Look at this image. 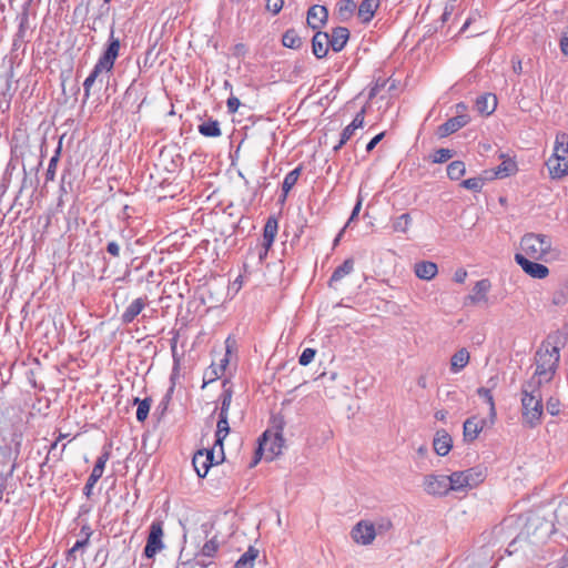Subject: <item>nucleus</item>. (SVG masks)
<instances>
[{
    "label": "nucleus",
    "mask_w": 568,
    "mask_h": 568,
    "mask_svg": "<svg viewBox=\"0 0 568 568\" xmlns=\"http://www.w3.org/2000/svg\"><path fill=\"white\" fill-rule=\"evenodd\" d=\"M278 230V223L277 220L273 216L268 217L265 225H264V232H263V243L266 248H271L275 236L277 234Z\"/></svg>",
    "instance_id": "b1692460"
},
{
    "label": "nucleus",
    "mask_w": 568,
    "mask_h": 568,
    "mask_svg": "<svg viewBox=\"0 0 568 568\" xmlns=\"http://www.w3.org/2000/svg\"><path fill=\"white\" fill-rule=\"evenodd\" d=\"M376 537V528L374 524L359 521L352 530V538L361 545H369Z\"/></svg>",
    "instance_id": "9d476101"
},
{
    "label": "nucleus",
    "mask_w": 568,
    "mask_h": 568,
    "mask_svg": "<svg viewBox=\"0 0 568 568\" xmlns=\"http://www.w3.org/2000/svg\"><path fill=\"white\" fill-rule=\"evenodd\" d=\"M463 473L468 481L469 488L476 487L485 477L484 471L480 468H469Z\"/></svg>",
    "instance_id": "72a5a7b5"
},
{
    "label": "nucleus",
    "mask_w": 568,
    "mask_h": 568,
    "mask_svg": "<svg viewBox=\"0 0 568 568\" xmlns=\"http://www.w3.org/2000/svg\"><path fill=\"white\" fill-rule=\"evenodd\" d=\"M517 171V164L514 160L509 158H505L503 162L495 169V176L498 179H504L510 176Z\"/></svg>",
    "instance_id": "c85d7f7f"
},
{
    "label": "nucleus",
    "mask_w": 568,
    "mask_h": 568,
    "mask_svg": "<svg viewBox=\"0 0 568 568\" xmlns=\"http://www.w3.org/2000/svg\"><path fill=\"white\" fill-rule=\"evenodd\" d=\"M240 104V100L236 97H230L226 102L229 112L235 113L239 110Z\"/></svg>",
    "instance_id": "864d4df0"
},
{
    "label": "nucleus",
    "mask_w": 568,
    "mask_h": 568,
    "mask_svg": "<svg viewBox=\"0 0 568 568\" xmlns=\"http://www.w3.org/2000/svg\"><path fill=\"white\" fill-rule=\"evenodd\" d=\"M446 415H447V412H446V410H437V412L435 413V418H436L437 420H445Z\"/></svg>",
    "instance_id": "774afa93"
},
{
    "label": "nucleus",
    "mask_w": 568,
    "mask_h": 568,
    "mask_svg": "<svg viewBox=\"0 0 568 568\" xmlns=\"http://www.w3.org/2000/svg\"><path fill=\"white\" fill-rule=\"evenodd\" d=\"M364 114H365V109L363 108L356 115L355 118L353 119V121L351 122V126L355 130L359 129L363 126L364 124Z\"/></svg>",
    "instance_id": "603ef678"
},
{
    "label": "nucleus",
    "mask_w": 568,
    "mask_h": 568,
    "mask_svg": "<svg viewBox=\"0 0 568 568\" xmlns=\"http://www.w3.org/2000/svg\"><path fill=\"white\" fill-rule=\"evenodd\" d=\"M59 156H60V146L57 149L55 154L51 158V160L49 162L48 170L45 173V178L48 181L54 180L55 169H57V164L59 162Z\"/></svg>",
    "instance_id": "c03bdc74"
},
{
    "label": "nucleus",
    "mask_w": 568,
    "mask_h": 568,
    "mask_svg": "<svg viewBox=\"0 0 568 568\" xmlns=\"http://www.w3.org/2000/svg\"><path fill=\"white\" fill-rule=\"evenodd\" d=\"M146 306V297H138L131 302V304L125 308V311L121 315V322L123 324L132 323L135 317L144 310Z\"/></svg>",
    "instance_id": "a211bd4d"
},
{
    "label": "nucleus",
    "mask_w": 568,
    "mask_h": 568,
    "mask_svg": "<svg viewBox=\"0 0 568 568\" xmlns=\"http://www.w3.org/2000/svg\"><path fill=\"white\" fill-rule=\"evenodd\" d=\"M392 523L388 519H383L381 523L377 524L376 531H387L390 529Z\"/></svg>",
    "instance_id": "bf43d9fd"
},
{
    "label": "nucleus",
    "mask_w": 568,
    "mask_h": 568,
    "mask_svg": "<svg viewBox=\"0 0 568 568\" xmlns=\"http://www.w3.org/2000/svg\"><path fill=\"white\" fill-rule=\"evenodd\" d=\"M467 277V272L464 268H458L454 274V281L457 283H464Z\"/></svg>",
    "instance_id": "13d9d810"
},
{
    "label": "nucleus",
    "mask_w": 568,
    "mask_h": 568,
    "mask_svg": "<svg viewBox=\"0 0 568 568\" xmlns=\"http://www.w3.org/2000/svg\"><path fill=\"white\" fill-rule=\"evenodd\" d=\"M384 133H379L375 135L366 145V151L371 152L376 146V144L383 139Z\"/></svg>",
    "instance_id": "4d7b16f0"
},
{
    "label": "nucleus",
    "mask_w": 568,
    "mask_h": 568,
    "mask_svg": "<svg viewBox=\"0 0 568 568\" xmlns=\"http://www.w3.org/2000/svg\"><path fill=\"white\" fill-rule=\"evenodd\" d=\"M462 185L467 190L479 192L483 189L484 181L480 178H470L463 181Z\"/></svg>",
    "instance_id": "49530a36"
},
{
    "label": "nucleus",
    "mask_w": 568,
    "mask_h": 568,
    "mask_svg": "<svg viewBox=\"0 0 568 568\" xmlns=\"http://www.w3.org/2000/svg\"><path fill=\"white\" fill-rule=\"evenodd\" d=\"M469 352L466 348H460L450 358V371L453 373H459L469 363Z\"/></svg>",
    "instance_id": "5701e85b"
},
{
    "label": "nucleus",
    "mask_w": 568,
    "mask_h": 568,
    "mask_svg": "<svg viewBox=\"0 0 568 568\" xmlns=\"http://www.w3.org/2000/svg\"><path fill=\"white\" fill-rule=\"evenodd\" d=\"M552 179H561L568 174V134L559 132L556 135L552 155L546 162Z\"/></svg>",
    "instance_id": "20e7f679"
},
{
    "label": "nucleus",
    "mask_w": 568,
    "mask_h": 568,
    "mask_svg": "<svg viewBox=\"0 0 568 568\" xmlns=\"http://www.w3.org/2000/svg\"><path fill=\"white\" fill-rule=\"evenodd\" d=\"M282 43L286 48L296 49L301 47L302 39L295 30L290 29L283 34Z\"/></svg>",
    "instance_id": "c9c22d12"
},
{
    "label": "nucleus",
    "mask_w": 568,
    "mask_h": 568,
    "mask_svg": "<svg viewBox=\"0 0 568 568\" xmlns=\"http://www.w3.org/2000/svg\"><path fill=\"white\" fill-rule=\"evenodd\" d=\"M329 36V45L333 51L339 52L346 45L349 39V31L347 28L337 27L332 30Z\"/></svg>",
    "instance_id": "f3484780"
},
{
    "label": "nucleus",
    "mask_w": 568,
    "mask_h": 568,
    "mask_svg": "<svg viewBox=\"0 0 568 568\" xmlns=\"http://www.w3.org/2000/svg\"><path fill=\"white\" fill-rule=\"evenodd\" d=\"M477 394L483 397L486 403L488 404L489 406V420L491 424L495 423V419H496V407H495V402H494V397H493V394H491V390L490 388L488 387H479L477 389Z\"/></svg>",
    "instance_id": "2f4dec72"
},
{
    "label": "nucleus",
    "mask_w": 568,
    "mask_h": 568,
    "mask_svg": "<svg viewBox=\"0 0 568 568\" xmlns=\"http://www.w3.org/2000/svg\"><path fill=\"white\" fill-rule=\"evenodd\" d=\"M284 4V0H266V9L273 14H277Z\"/></svg>",
    "instance_id": "3c124183"
},
{
    "label": "nucleus",
    "mask_w": 568,
    "mask_h": 568,
    "mask_svg": "<svg viewBox=\"0 0 568 568\" xmlns=\"http://www.w3.org/2000/svg\"><path fill=\"white\" fill-rule=\"evenodd\" d=\"M203 452H204V454H206V456L209 457V460H210V462H212V466H213L214 464H219V463H220V460H215V458H214V452H213V450H203Z\"/></svg>",
    "instance_id": "338daca9"
},
{
    "label": "nucleus",
    "mask_w": 568,
    "mask_h": 568,
    "mask_svg": "<svg viewBox=\"0 0 568 568\" xmlns=\"http://www.w3.org/2000/svg\"><path fill=\"white\" fill-rule=\"evenodd\" d=\"M163 525L161 521H153L150 526V532L148 536L146 545L144 547V555L148 558H152L160 550L164 548L163 541Z\"/></svg>",
    "instance_id": "0eeeda50"
},
{
    "label": "nucleus",
    "mask_w": 568,
    "mask_h": 568,
    "mask_svg": "<svg viewBox=\"0 0 568 568\" xmlns=\"http://www.w3.org/2000/svg\"><path fill=\"white\" fill-rule=\"evenodd\" d=\"M315 354H316V351L313 349V348H305L300 358H298V363L302 365V366H306L308 365L315 357Z\"/></svg>",
    "instance_id": "09e8293b"
},
{
    "label": "nucleus",
    "mask_w": 568,
    "mask_h": 568,
    "mask_svg": "<svg viewBox=\"0 0 568 568\" xmlns=\"http://www.w3.org/2000/svg\"><path fill=\"white\" fill-rule=\"evenodd\" d=\"M258 556V549L250 546L248 549L235 562V568H253Z\"/></svg>",
    "instance_id": "cd10ccee"
},
{
    "label": "nucleus",
    "mask_w": 568,
    "mask_h": 568,
    "mask_svg": "<svg viewBox=\"0 0 568 568\" xmlns=\"http://www.w3.org/2000/svg\"><path fill=\"white\" fill-rule=\"evenodd\" d=\"M516 263L524 270L525 273L534 278L542 280L548 276L549 270L544 264L537 263L531 258L525 257L524 254H515Z\"/></svg>",
    "instance_id": "1a4fd4ad"
},
{
    "label": "nucleus",
    "mask_w": 568,
    "mask_h": 568,
    "mask_svg": "<svg viewBox=\"0 0 568 568\" xmlns=\"http://www.w3.org/2000/svg\"><path fill=\"white\" fill-rule=\"evenodd\" d=\"M231 402H232V392H231V389H225L222 394V402H221L219 416L229 417V409L231 406Z\"/></svg>",
    "instance_id": "79ce46f5"
},
{
    "label": "nucleus",
    "mask_w": 568,
    "mask_h": 568,
    "mask_svg": "<svg viewBox=\"0 0 568 568\" xmlns=\"http://www.w3.org/2000/svg\"><path fill=\"white\" fill-rule=\"evenodd\" d=\"M549 337L544 342L536 352L535 362L536 369L528 382H535L536 386H542L552 381L560 359V348L556 344L550 343Z\"/></svg>",
    "instance_id": "f257e3e1"
},
{
    "label": "nucleus",
    "mask_w": 568,
    "mask_h": 568,
    "mask_svg": "<svg viewBox=\"0 0 568 568\" xmlns=\"http://www.w3.org/2000/svg\"><path fill=\"white\" fill-rule=\"evenodd\" d=\"M196 561L201 567H204V568H206L211 565V561L207 560V557H201L200 555L197 556Z\"/></svg>",
    "instance_id": "0e129e2a"
},
{
    "label": "nucleus",
    "mask_w": 568,
    "mask_h": 568,
    "mask_svg": "<svg viewBox=\"0 0 568 568\" xmlns=\"http://www.w3.org/2000/svg\"><path fill=\"white\" fill-rule=\"evenodd\" d=\"M433 446L437 455L446 456L453 447V439L445 429H440L435 434Z\"/></svg>",
    "instance_id": "4468645a"
},
{
    "label": "nucleus",
    "mask_w": 568,
    "mask_h": 568,
    "mask_svg": "<svg viewBox=\"0 0 568 568\" xmlns=\"http://www.w3.org/2000/svg\"><path fill=\"white\" fill-rule=\"evenodd\" d=\"M378 7L379 0H363L358 7V16L363 22H369Z\"/></svg>",
    "instance_id": "393cba45"
},
{
    "label": "nucleus",
    "mask_w": 568,
    "mask_h": 568,
    "mask_svg": "<svg viewBox=\"0 0 568 568\" xmlns=\"http://www.w3.org/2000/svg\"><path fill=\"white\" fill-rule=\"evenodd\" d=\"M109 457H110V453L109 452H104V453H102L98 457V459L95 462V465H94V467L92 469V473L89 476L88 481H87V484L84 486V489H83L84 490V495L87 497L91 496V493H92V489H93L94 485L102 477L104 468H105V464L109 460Z\"/></svg>",
    "instance_id": "9b49d317"
},
{
    "label": "nucleus",
    "mask_w": 568,
    "mask_h": 568,
    "mask_svg": "<svg viewBox=\"0 0 568 568\" xmlns=\"http://www.w3.org/2000/svg\"><path fill=\"white\" fill-rule=\"evenodd\" d=\"M327 17L326 7L320 4L312 6L307 11V24L312 29H318L326 22Z\"/></svg>",
    "instance_id": "ddd939ff"
},
{
    "label": "nucleus",
    "mask_w": 568,
    "mask_h": 568,
    "mask_svg": "<svg viewBox=\"0 0 568 568\" xmlns=\"http://www.w3.org/2000/svg\"><path fill=\"white\" fill-rule=\"evenodd\" d=\"M560 51L564 55L568 57V37H561L559 42Z\"/></svg>",
    "instance_id": "052dcab7"
},
{
    "label": "nucleus",
    "mask_w": 568,
    "mask_h": 568,
    "mask_svg": "<svg viewBox=\"0 0 568 568\" xmlns=\"http://www.w3.org/2000/svg\"><path fill=\"white\" fill-rule=\"evenodd\" d=\"M193 467L199 477L203 478L206 476L210 467L212 466V462L209 460L206 454L203 450H199L195 453L192 459Z\"/></svg>",
    "instance_id": "4be33fe9"
},
{
    "label": "nucleus",
    "mask_w": 568,
    "mask_h": 568,
    "mask_svg": "<svg viewBox=\"0 0 568 568\" xmlns=\"http://www.w3.org/2000/svg\"><path fill=\"white\" fill-rule=\"evenodd\" d=\"M268 250L270 248H266V246H264V243H262V247L258 250L257 253L260 262H262L266 257Z\"/></svg>",
    "instance_id": "e2e57ef3"
},
{
    "label": "nucleus",
    "mask_w": 568,
    "mask_h": 568,
    "mask_svg": "<svg viewBox=\"0 0 568 568\" xmlns=\"http://www.w3.org/2000/svg\"><path fill=\"white\" fill-rule=\"evenodd\" d=\"M284 445V438L282 436V429L276 433L266 430L261 439L258 440V448L255 453V459L253 466L258 463L261 457L264 455L265 459L273 460L276 456L282 453Z\"/></svg>",
    "instance_id": "39448f33"
},
{
    "label": "nucleus",
    "mask_w": 568,
    "mask_h": 568,
    "mask_svg": "<svg viewBox=\"0 0 568 568\" xmlns=\"http://www.w3.org/2000/svg\"><path fill=\"white\" fill-rule=\"evenodd\" d=\"M361 207H362V201L358 200L357 203L355 204L353 211H352L349 221H353L358 215V213L361 211Z\"/></svg>",
    "instance_id": "680f3d73"
},
{
    "label": "nucleus",
    "mask_w": 568,
    "mask_h": 568,
    "mask_svg": "<svg viewBox=\"0 0 568 568\" xmlns=\"http://www.w3.org/2000/svg\"><path fill=\"white\" fill-rule=\"evenodd\" d=\"M90 534H87V537L83 540H78L73 547L69 550V555L75 554L78 550L84 548L89 544Z\"/></svg>",
    "instance_id": "5fc2aeb1"
},
{
    "label": "nucleus",
    "mask_w": 568,
    "mask_h": 568,
    "mask_svg": "<svg viewBox=\"0 0 568 568\" xmlns=\"http://www.w3.org/2000/svg\"><path fill=\"white\" fill-rule=\"evenodd\" d=\"M534 261L549 262L559 257V250L552 246L547 234L527 233L520 240V253Z\"/></svg>",
    "instance_id": "f03ea898"
},
{
    "label": "nucleus",
    "mask_w": 568,
    "mask_h": 568,
    "mask_svg": "<svg viewBox=\"0 0 568 568\" xmlns=\"http://www.w3.org/2000/svg\"><path fill=\"white\" fill-rule=\"evenodd\" d=\"M102 71H104V70L103 69H98V64H95L93 70L91 71V73L84 80V82H83V90H84V98L85 99H88L90 97L91 88H92L93 83L95 82L97 78L99 77V74Z\"/></svg>",
    "instance_id": "a19ab883"
},
{
    "label": "nucleus",
    "mask_w": 568,
    "mask_h": 568,
    "mask_svg": "<svg viewBox=\"0 0 568 568\" xmlns=\"http://www.w3.org/2000/svg\"><path fill=\"white\" fill-rule=\"evenodd\" d=\"M356 9V2L354 0H342L337 4L338 16L343 19L349 18Z\"/></svg>",
    "instance_id": "58836bf2"
},
{
    "label": "nucleus",
    "mask_w": 568,
    "mask_h": 568,
    "mask_svg": "<svg viewBox=\"0 0 568 568\" xmlns=\"http://www.w3.org/2000/svg\"><path fill=\"white\" fill-rule=\"evenodd\" d=\"M490 287H491V284H490L489 280H487V278L476 282V284L473 288V294L468 296V300L473 304L487 302V293L489 292Z\"/></svg>",
    "instance_id": "412c9836"
},
{
    "label": "nucleus",
    "mask_w": 568,
    "mask_h": 568,
    "mask_svg": "<svg viewBox=\"0 0 568 568\" xmlns=\"http://www.w3.org/2000/svg\"><path fill=\"white\" fill-rule=\"evenodd\" d=\"M449 491H463L469 488L468 481L463 471H454L449 476Z\"/></svg>",
    "instance_id": "a878e982"
},
{
    "label": "nucleus",
    "mask_w": 568,
    "mask_h": 568,
    "mask_svg": "<svg viewBox=\"0 0 568 568\" xmlns=\"http://www.w3.org/2000/svg\"><path fill=\"white\" fill-rule=\"evenodd\" d=\"M449 479L446 475L429 474L424 477V491L432 496L443 497L449 493Z\"/></svg>",
    "instance_id": "423d86ee"
},
{
    "label": "nucleus",
    "mask_w": 568,
    "mask_h": 568,
    "mask_svg": "<svg viewBox=\"0 0 568 568\" xmlns=\"http://www.w3.org/2000/svg\"><path fill=\"white\" fill-rule=\"evenodd\" d=\"M497 106V98L495 94L486 93L476 99L475 108L483 115H490Z\"/></svg>",
    "instance_id": "6ab92c4d"
},
{
    "label": "nucleus",
    "mask_w": 568,
    "mask_h": 568,
    "mask_svg": "<svg viewBox=\"0 0 568 568\" xmlns=\"http://www.w3.org/2000/svg\"><path fill=\"white\" fill-rule=\"evenodd\" d=\"M485 419L477 416L469 417L464 423V438L466 442H474L484 428Z\"/></svg>",
    "instance_id": "2eb2a0df"
},
{
    "label": "nucleus",
    "mask_w": 568,
    "mask_h": 568,
    "mask_svg": "<svg viewBox=\"0 0 568 568\" xmlns=\"http://www.w3.org/2000/svg\"><path fill=\"white\" fill-rule=\"evenodd\" d=\"M222 374L223 366H217L215 364L210 365L204 372L202 387L204 388L207 384L216 381Z\"/></svg>",
    "instance_id": "f704fd0d"
},
{
    "label": "nucleus",
    "mask_w": 568,
    "mask_h": 568,
    "mask_svg": "<svg viewBox=\"0 0 568 568\" xmlns=\"http://www.w3.org/2000/svg\"><path fill=\"white\" fill-rule=\"evenodd\" d=\"M120 40L114 38V31L111 30L110 43L104 53L98 60V69H103L105 72H110L114 65V61L119 55Z\"/></svg>",
    "instance_id": "6e6552de"
},
{
    "label": "nucleus",
    "mask_w": 568,
    "mask_h": 568,
    "mask_svg": "<svg viewBox=\"0 0 568 568\" xmlns=\"http://www.w3.org/2000/svg\"><path fill=\"white\" fill-rule=\"evenodd\" d=\"M230 433L229 426V417L219 416L217 425H216V434H215V445H219L221 448V453L223 454V440Z\"/></svg>",
    "instance_id": "bb28decb"
},
{
    "label": "nucleus",
    "mask_w": 568,
    "mask_h": 568,
    "mask_svg": "<svg viewBox=\"0 0 568 568\" xmlns=\"http://www.w3.org/2000/svg\"><path fill=\"white\" fill-rule=\"evenodd\" d=\"M355 129H353L349 124L343 130L341 134V140L338 144L334 148V150L341 149L354 134Z\"/></svg>",
    "instance_id": "8fccbe9b"
},
{
    "label": "nucleus",
    "mask_w": 568,
    "mask_h": 568,
    "mask_svg": "<svg viewBox=\"0 0 568 568\" xmlns=\"http://www.w3.org/2000/svg\"><path fill=\"white\" fill-rule=\"evenodd\" d=\"M546 409L551 416H557L560 413V402L557 397H549L546 402Z\"/></svg>",
    "instance_id": "de8ad7c7"
},
{
    "label": "nucleus",
    "mask_w": 568,
    "mask_h": 568,
    "mask_svg": "<svg viewBox=\"0 0 568 568\" xmlns=\"http://www.w3.org/2000/svg\"><path fill=\"white\" fill-rule=\"evenodd\" d=\"M152 400L150 398H134V404H138L136 419L144 422L148 418Z\"/></svg>",
    "instance_id": "e433bc0d"
},
{
    "label": "nucleus",
    "mask_w": 568,
    "mask_h": 568,
    "mask_svg": "<svg viewBox=\"0 0 568 568\" xmlns=\"http://www.w3.org/2000/svg\"><path fill=\"white\" fill-rule=\"evenodd\" d=\"M106 251L114 257L120 255V245L115 241H111L106 245Z\"/></svg>",
    "instance_id": "6e6d98bb"
},
{
    "label": "nucleus",
    "mask_w": 568,
    "mask_h": 568,
    "mask_svg": "<svg viewBox=\"0 0 568 568\" xmlns=\"http://www.w3.org/2000/svg\"><path fill=\"white\" fill-rule=\"evenodd\" d=\"M329 45V36L326 32H316L312 39V51L317 59L327 55Z\"/></svg>",
    "instance_id": "dca6fc26"
},
{
    "label": "nucleus",
    "mask_w": 568,
    "mask_h": 568,
    "mask_svg": "<svg viewBox=\"0 0 568 568\" xmlns=\"http://www.w3.org/2000/svg\"><path fill=\"white\" fill-rule=\"evenodd\" d=\"M199 132L209 138H217L222 134L220 124L216 120H210L199 125Z\"/></svg>",
    "instance_id": "c756f323"
},
{
    "label": "nucleus",
    "mask_w": 568,
    "mask_h": 568,
    "mask_svg": "<svg viewBox=\"0 0 568 568\" xmlns=\"http://www.w3.org/2000/svg\"><path fill=\"white\" fill-rule=\"evenodd\" d=\"M353 268H354L353 260L348 258V260L344 261V263L333 272L331 280H329V285H333V283L338 282L342 278H344L346 275L352 273Z\"/></svg>",
    "instance_id": "7c9ffc66"
},
{
    "label": "nucleus",
    "mask_w": 568,
    "mask_h": 568,
    "mask_svg": "<svg viewBox=\"0 0 568 568\" xmlns=\"http://www.w3.org/2000/svg\"><path fill=\"white\" fill-rule=\"evenodd\" d=\"M467 105L463 102L456 104V114H467Z\"/></svg>",
    "instance_id": "69168bd1"
},
{
    "label": "nucleus",
    "mask_w": 568,
    "mask_h": 568,
    "mask_svg": "<svg viewBox=\"0 0 568 568\" xmlns=\"http://www.w3.org/2000/svg\"><path fill=\"white\" fill-rule=\"evenodd\" d=\"M414 272L418 278L430 281L437 275L438 267L434 262L422 261L415 264Z\"/></svg>",
    "instance_id": "aec40b11"
},
{
    "label": "nucleus",
    "mask_w": 568,
    "mask_h": 568,
    "mask_svg": "<svg viewBox=\"0 0 568 568\" xmlns=\"http://www.w3.org/2000/svg\"><path fill=\"white\" fill-rule=\"evenodd\" d=\"M520 400L524 424L530 428L538 426L544 414L540 386H536L535 382L524 383Z\"/></svg>",
    "instance_id": "7ed1b4c3"
},
{
    "label": "nucleus",
    "mask_w": 568,
    "mask_h": 568,
    "mask_svg": "<svg viewBox=\"0 0 568 568\" xmlns=\"http://www.w3.org/2000/svg\"><path fill=\"white\" fill-rule=\"evenodd\" d=\"M453 151L449 149H438L434 152L433 162L444 163L453 158Z\"/></svg>",
    "instance_id": "a18cd8bd"
},
{
    "label": "nucleus",
    "mask_w": 568,
    "mask_h": 568,
    "mask_svg": "<svg viewBox=\"0 0 568 568\" xmlns=\"http://www.w3.org/2000/svg\"><path fill=\"white\" fill-rule=\"evenodd\" d=\"M469 120L470 119L468 114H456L438 126L437 134L440 138L448 136L464 128L469 122Z\"/></svg>",
    "instance_id": "f8f14e48"
},
{
    "label": "nucleus",
    "mask_w": 568,
    "mask_h": 568,
    "mask_svg": "<svg viewBox=\"0 0 568 568\" xmlns=\"http://www.w3.org/2000/svg\"><path fill=\"white\" fill-rule=\"evenodd\" d=\"M412 223L410 215L408 213H404L395 219L393 222V231L394 232H400L406 233L409 229V225Z\"/></svg>",
    "instance_id": "ea45409f"
},
{
    "label": "nucleus",
    "mask_w": 568,
    "mask_h": 568,
    "mask_svg": "<svg viewBox=\"0 0 568 568\" xmlns=\"http://www.w3.org/2000/svg\"><path fill=\"white\" fill-rule=\"evenodd\" d=\"M466 172L463 161H454L447 166V175L450 180H459Z\"/></svg>",
    "instance_id": "4c0bfd02"
},
{
    "label": "nucleus",
    "mask_w": 568,
    "mask_h": 568,
    "mask_svg": "<svg viewBox=\"0 0 568 568\" xmlns=\"http://www.w3.org/2000/svg\"><path fill=\"white\" fill-rule=\"evenodd\" d=\"M217 549L219 544L214 539H211L203 545L200 556L212 558L216 554Z\"/></svg>",
    "instance_id": "37998d69"
},
{
    "label": "nucleus",
    "mask_w": 568,
    "mask_h": 568,
    "mask_svg": "<svg viewBox=\"0 0 568 568\" xmlns=\"http://www.w3.org/2000/svg\"><path fill=\"white\" fill-rule=\"evenodd\" d=\"M300 175H301V168H296L285 175L283 184H282V191H283L284 199L287 196V194L292 190V187L296 184Z\"/></svg>",
    "instance_id": "473e14b6"
}]
</instances>
